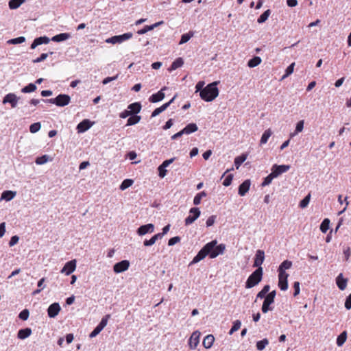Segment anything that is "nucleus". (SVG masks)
<instances>
[{"label":"nucleus","mask_w":351,"mask_h":351,"mask_svg":"<svg viewBox=\"0 0 351 351\" xmlns=\"http://www.w3.org/2000/svg\"><path fill=\"white\" fill-rule=\"evenodd\" d=\"M264 299L265 300L261 307V311L263 313H267L268 311H272L274 309V306L271 305L274 304V301L266 298Z\"/></svg>","instance_id":"nucleus-23"},{"label":"nucleus","mask_w":351,"mask_h":351,"mask_svg":"<svg viewBox=\"0 0 351 351\" xmlns=\"http://www.w3.org/2000/svg\"><path fill=\"white\" fill-rule=\"evenodd\" d=\"M211 245H205L197 253V254L193 258L190 265L195 264L200 261L203 260L206 256H208L210 250L211 249Z\"/></svg>","instance_id":"nucleus-6"},{"label":"nucleus","mask_w":351,"mask_h":351,"mask_svg":"<svg viewBox=\"0 0 351 351\" xmlns=\"http://www.w3.org/2000/svg\"><path fill=\"white\" fill-rule=\"evenodd\" d=\"M128 109L132 115L137 114L141 110V104L139 102L132 103L128 106Z\"/></svg>","instance_id":"nucleus-25"},{"label":"nucleus","mask_w":351,"mask_h":351,"mask_svg":"<svg viewBox=\"0 0 351 351\" xmlns=\"http://www.w3.org/2000/svg\"><path fill=\"white\" fill-rule=\"evenodd\" d=\"M264 260H265L264 251L261 250H258L255 254L253 267L259 268V267H261V265L263 264Z\"/></svg>","instance_id":"nucleus-14"},{"label":"nucleus","mask_w":351,"mask_h":351,"mask_svg":"<svg viewBox=\"0 0 351 351\" xmlns=\"http://www.w3.org/2000/svg\"><path fill=\"white\" fill-rule=\"evenodd\" d=\"M329 226H330V220L328 218H326L323 220V221L322 222V223L320 225V230L323 233H326L328 230Z\"/></svg>","instance_id":"nucleus-40"},{"label":"nucleus","mask_w":351,"mask_h":351,"mask_svg":"<svg viewBox=\"0 0 351 351\" xmlns=\"http://www.w3.org/2000/svg\"><path fill=\"white\" fill-rule=\"evenodd\" d=\"M216 218V215H211L210 217H209L206 220V226L210 227L213 226L215 221Z\"/></svg>","instance_id":"nucleus-59"},{"label":"nucleus","mask_w":351,"mask_h":351,"mask_svg":"<svg viewBox=\"0 0 351 351\" xmlns=\"http://www.w3.org/2000/svg\"><path fill=\"white\" fill-rule=\"evenodd\" d=\"M292 266V262L289 260L284 261L279 266L278 269V274H288L285 270L289 269Z\"/></svg>","instance_id":"nucleus-24"},{"label":"nucleus","mask_w":351,"mask_h":351,"mask_svg":"<svg viewBox=\"0 0 351 351\" xmlns=\"http://www.w3.org/2000/svg\"><path fill=\"white\" fill-rule=\"evenodd\" d=\"M217 240H213L212 241L206 243V245H211L212 247L210 250V252L208 254V256L210 258H215L217 256L220 254H223L225 250H226V245L223 243L217 245Z\"/></svg>","instance_id":"nucleus-3"},{"label":"nucleus","mask_w":351,"mask_h":351,"mask_svg":"<svg viewBox=\"0 0 351 351\" xmlns=\"http://www.w3.org/2000/svg\"><path fill=\"white\" fill-rule=\"evenodd\" d=\"M75 268L76 260H71L66 263L62 269L61 272L65 274L66 275H69L75 271Z\"/></svg>","instance_id":"nucleus-13"},{"label":"nucleus","mask_w":351,"mask_h":351,"mask_svg":"<svg viewBox=\"0 0 351 351\" xmlns=\"http://www.w3.org/2000/svg\"><path fill=\"white\" fill-rule=\"evenodd\" d=\"M162 23H163V21H160V22L156 23L152 25H145L143 29H139L137 32V34L139 35L144 34L147 33V32L154 29L155 27L159 26L160 25H161Z\"/></svg>","instance_id":"nucleus-27"},{"label":"nucleus","mask_w":351,"mask_h":351,"mask_svg":"<svg viewBox=\"0 0 351 351\" xmlns=\"http://www.w3.org/2000/svg\"><path fill=\"white\" fill-rule=\"evenodd\" d=\"M17 97L13 93H9L5 95V97L3 98V103H10L12 108H15L17 105Z\"/></svg>","instance_id":"nucleus-22"},{"label":"nucleus","mask_w":351,"mask_h":351,"mask_svg":"<svg viewBox=\"0 0 351 351\" xmlns=\"http://www.w3.org/2000/svg\"><path fill=\"white\" fill-rule=\"evenodd\" d=\"M102 330L99 328L97 326L94 328V330L90 333L89 337L93 338L96 337Z\"/></svg>","instance_id":"nucleus-62"},{"label":"nucleus","mask_w":351,"mask_h":351,"mask_svg":"<svg viewBox=\"0 0 351 351\" xmlns=\"http://www.w3.org/2000/svg\"><path fill=\"white\" fill-rule=\"evenodd\" d=\"M193 36V32H189V33L182 34L181 36V39L179 42V45H182V44L187 43L191 39V38Z\"/></svg>","instance_id":"nucleus-39"},{"label":"nucleus","mask_w":351,"mask_h":351,"mask_svg":"<svg viewBox=\"0 0 351 351\" xmlns=\"http://www.w3.org/2000/svg\"><path fill=\"white\" fill-rule=\"evenodd\" d=\"M36 88V85L34 84L30 83L22 88V92L25 93H32L34 91Z\"/></svg>","instance_id":"nucleus-47"},{"label":"nucleus","mask_w":351,"mask_h":351,"mask_svg":"<svg viewBox=\"0 0 351 351\" xmlns=\"http://www.w3.org/2000/svg\"><path fill=\"white\" fill-rule=\"evenodd\" d=\"M261 58L258 56H255L253 58L250 59L248 62H247V66L250 67V68H254L256 66H258V64H260L261 63Z\"/></svg>","instance_id":"nucleus-35"},{"label":"nucleus","mask_w":351,"mask_h":351,"mask_svg":"<svg viewBox=\"0 0 351 351\" xmlns=\"http://www.w3.org/2000/svg\"><path fill=\"white\" fill-rule=\"evenodd\" d=\"M295 62L291 63L285 70V73L282 75L281 80H285L289 75L293 73L294 69Z\"/></svg>","instance_id":"nucleus-46"},{"label":"nucleus","mask_w":351,"mask_h":351,"mask_svg":"<svg viewBox=\"0 0 351 351\" xmlns=\"http://www.w3.org/2000/svg\"><path fill=\"white\" fill-rule=\"evenodd\" d=\"M158 176L159 177H160L161 178H163L165 177V176L167 175V170L166 169L165 167H164L163 166H162L161 165H159V167H158Z\"/></svg>","instance_id":"nucleus-54"},{"label":"nucleus","mask_w":351,"mask_h":351,"mask_svg":"<svg viewBox=\"0 0 351 351\" xmlns=\"http://www.w3.org/2000/svg\"><path fill=\"white\" fill-rule=\"evenodd\" d=\"M269 344L267 339H263V340L258 341L256 343V348L258 350H263L265 348L266 346Z\"/></svg>","instance_id":"nucleus-44"},{"label":"nucleus","mask_w":351,"mask_h":351,"mask_svg":"<svg viewBox=\"0 0 351 351\" xmlns=\"http://www.w3.org/2000/svg\"><path fill=\"white\" fill-rule=\"evenodd\" d=\"M199 337L200 332L199 331H195L192 333L189 339V346L191 349L194 350L196 348L199 342Z\"/></svg>","instance_id":"nucleus-12"},{"label":"nucleus","mask_w":351,"mask_h":351,"mask_svg":"<svg viewBox=\"0 0 351 351\" xmlns=\"http://www.w3.org/2000/svg\"><path fill=\"white\" fill-rule=\"evenodd\" d=\"M271 134H272V132H271V129L266 130L263 132V134L261 136V138L260 141V145H261L265 144L267 142L269 138L271 136Z\"/></svg>","instance_id":"nucleus-33"},{"label":"nucleus","mask_w":351,"mask_h":351,"mask_svg":"<svg viewBox=\"0 0 351 351\" xmlns=\"http://www.w3.org/2000/svg\"><path fill=\"white\" fill-rule=\"evenodd\" d=\"M180 237H178V236H176V237H172L171 238L169 241H168V245L169 246H172L175 244H176L177 243L180 242Z\"/></svg>","instance_id":"nucleus-58"},{"label":"nucleus","mask_w":351,"mask_h":351,"mask_svg":"<svg viewBox=\"0 0 351 351\" xmlns=\"http://www.w3.org/2000/svg\"><path fill=\"white\" fill-rule=\"evenodd\" d=\"M15 195L16 192L12 191H5L2 193L1 198L6 201H10L15 197Z\"/></svg>","instance_id":"nucleus-32"},{"label":"nucleus","mask_w":351,"mask_h":351,"mask_svg":"<svg viewBox=\"0 0 351 351\" xmlns=\"http://www.w3.org/2000/svg\"><path fill=\"white\" fill-rule=\"evenodd\" d=\"M271 14L270 10L265 11L258 19L257 22L258 23H263L265 22Z\"/></svg>","instance_id":"nucleus-41"},{"label":"nucleus","mask_w":351,"mask_h":351,"mask_svg":"<svg viewBox=\"0 0 351 351\" xmlns=\"http://www.w3.org/2000/svg\"><path fill=\"white\" fill-rule=\"evenodd\" d=\"M348 281V278H343V274L341 273L339 274L337 276V277L336 278V284H337L338 288L341 291H343L346 289V288L347 287Z\"/></svg>","instance_id":"nucleus-21"},{"label":"nucleus","mask_w":351,"mask_h":351,"mask_svg":"<svg viewBox=\"0 0 351 351\" xmlns=\"http://www.w3.org/2000/svg\"><path fill=\"white\" fill-rule=\"evenodd\" d=\"M274 178H276L274 176H272V173H270V174H269L265 179H264V181L262 182L261 184V186H265L267 185H269L272 180Z\"/></svg>","instance_id":"nucleus-50"},{"label":"nucleus","mask_w":351,"mask_h":351,"mask_svg":"<svg viewBox=\"0 0 351 351\" xmlns=\"http://www.w3.org/2000/svg\"><path fill=\"white\" fill-rule=\"evenodd\" d=\"M93 123L88 119H84L81 121L77 126V130L78 132H84L88 130L91 126Z\"/></svg>","instance_id":"nucleus-20"},{"label":"nucleus","mask_w":351,"mask_h":351,"mask_svg":"<svg viewBox=\"0 0 351 351\" xmlns=\"http://www.w3.org/2000/svg\"><path fill=\"white\" fill-rule=\"evenodd\" d=\"M43 43H44V36H40L38 38H36L34 42L32 43V44L31 45V48L32 49H34L35 47H36L38 45H42Z\"/></svg>","instance_id":"nucleus-49"},{"label":"nucleus","mask_w":351,"mask_h":351,"mask_svg":"<svg viewBox=\"0 0 351 351\" xmlns=\"http://www.w3.org/2000/svg\"><path fill=\"white\" fill-rule=\"evenodd\" d=\"M19 237L18 236L14 235V236L12 237L10 239V241L9 242V245L10 247L14 246L19 242Z\"/></svg>","instance_id":"nucleus-63"},{"label":"nucleus","mask_w":351,"mask_h":351,"mask_svg":"<svg viewBox=\"0 0 351 351\" xmlns=\"http://www.w3.org/2000/svg\"><path fill=\"white\" fill-rule=\"evenodd\" d=\"M251 185V182L250 180H245L243 183H241L239 186L238 193L241 196H244L248 192L250 187Z\"/></svg>","instance_id":"nucleus-18"},{"label":"nucleus","mask_w":351,"mask_h":351,"mask_svg":"<svg viewBox=\"0 0 351 351\" xmlns=\"http://www.w3.org/2000/svg\"><path fill=\"white\" fill-rule=\"evenodd\" d=\"M200 213L199 208H191L189 210V215L185 219V225L189 226L193 223L199 217Z\"/></svg>","instance_id":"nucleus-8"},{"label":"nucleus","mask_w":351,"mask_h":351,"mask_svg":"<svg viewBox=\"0 0 351 351\" xmlns=\"http://www.w3.org/2000/svg\"><path fill=\"white\" fill-rule=\"evenodd\" d=\"M60 306L59 303L54 302L52 304H51L48 309H47V313L49 317H55L59 312L60 311Z\"/></svg>","instance_id":"nucleus-17"},{"label":"nucleus","mask_w":351,"mask_h":351,"mask_svg":"<svg viewBox=\"0 0 351 351\" xmlns=\"http://www.w3.org/2000/svg\"><path fill=\"white\" fill-rule=\"evenodd\" d=\"M211 245H205L197 253V254L193 258L190 265L195 264L200 261L203 260L206 256H208L210 250L211 249Z\"/></svg>","instance_id":"nucleus-7"},{"label":"nucleus","mask_w":351,"mask_h":351,"mask_svg":"<svg viewBox=\"0 0 351 351\" xmlns=\"http://www.w3.org/2000/svg\"><path fill=\"white\" fill-rule=\"evenodd\" d=\"M166 88L167 87L165 86L158 93L151 95L150 97L149 98V101L152 103H156L162 100L165 98V93H163V90H165Z\"/></svg>","instance_id":"nucleus-19"},{"label":"nucleus","mask_w":351,"mask_h":351,"mask_svg":"<svg viewBox=\"0 0 351 351\" xmlns=\"http://www.w3.org/2000/svg\"><path fill=\"white\" fill-rule=\"evenodd\" d=\"M197 130H198L197 125L194 123H191L188 124L186 127H184L182 129V131L184 132V134H190L191 133H193V132L197 131Z\"/></svg>","instance_id":"nucleus-28"},{"label":"nucleus","mask_w":351,"mask_h":351,"mask_svg":"<svg viewBox=\"0 0 351 351\" xmlns=\"http://www.w3.org/2000/svg\"><path fill=\"white\" fill-rule=\"evenodd\" d=\"M310 197H311V195L308 194V195H306L300 202V206L302 208H304L305 207H306L310 202Z\"/></svg>","instance_id":"nucleus-52"},{"label":"nucleus","mask_w":351,"mask_h":351,"mask_svg":"<svg viewBox=\"0 0 351 351\" xmlns=\"http://www.w3.org/2000/svg\"><path fill=\"white\" fill-rule=\"evenodd\" d=\"M293 289H294V293L293 296L295 297L300 293V282L298 281H295L293 284Z\"/></svg>","instance_id":"nucleus-61"},{"label":"nucleus","mask_w":351,"mask_h":351,"mask_svg":"<svg viewBox=\"0 0 351 351\" xmlns=\"http://www.w3.org/2000/svg\"><path fill=\"white\" fill-rule=\"evenodd\" d=\"M247 159V154H241L234 158V165L237 169L239 168L243 162Z\"/></svg>","instance_id":"nucleus-34"},{"label":"nucleus","mask_w":351,"mask_h":351,"mask_svg":"<svg viewBox=\"0 0 351 351\" xmlns=\"http://www.w3.org/2000/svg\"><path fill=\"white\" fill-rule=\"evenodd\" d=\"M71 98L67 95H59L55 99H45V103L55 104L58 106H64L69 104Z\"/></svg>","instance_id":"nucleus-4"},{"label":"nucleus","mask_w":351,"mask_h":351,"mask_svg":"<svg viewBox=\"0 0 351 351\" xmlns=\"http://www.w3.org/2000/svg\"><path fill=\"white\" fill-rule=\"evenodd\" d=\"M25 37L20 36V37H18L16 38L9 40L8 43H10V44H19V43H22L25 42Z\"/></svg>","instance_id":"nucleus-53"},{"label":"nucleus","mask_w":351,"mask_h":351,"mask_svg":"<svg viewBox=\"0 0 351 351\" xmlns=\"http://www.w3.org/2000/svg\"><path fill=\"white\" fill-rule=\"evenodd\" d=\"M219 82H214L208 84L200 91L199 96L205 101L210 102L213 101L219 95V89L217 85Z\"/></svg>","instance_id":"nucleus-1"},{"label":"nucleus","mask_w":351,"mask_h":351,"mask_svg":"<svg viewBox=\"0 0 351 351\" xmlns=\"http://www.w3.org/2000/svg\"><path fill=\"white\" fill-rule=\"evenodd\" d=\"M71 37V35L69 33H61L58 35H56L49 39L48 37L45 36V45L49 43L50 40L54 42H62L69 39Z\"/></svg>","instance_id":"nucleus-15"},{"label":"nucleus","mask_w":351,"mask_h":351,"mask_svg":"<svg viewBox=\"0 0 351 351\" xmlns=\"http://www.w3.org/2000/svg\"><path fill=\"white\" fill-rule=\"evenodd\" d=\"M110 315H106V316H104L101 322H99V324L97 325V326L101 328V330H103L106 326L107 325V323H108V319L110 318Z\"/></svg>","instance_id":"nucleus-48"},{"label":"nucleus","mask_w":351,"mask_h":351,"mask_svg":"<svg viewBox=\"0 0 351 351\" xmlns=\"http://www.w3.org/2000/svg\"><path fill=\"white\" fill-rule=\"evenodd\" d=\"M29 315V312L27 309L23 310L19 315V317L23 321H25L28 319Z\"/></svg>","instance_id":"nucleus-51"},{"label":"nucleus","mask_w":351,"mask_h":351,"mask_svg":"<svg viewBox=\"0 0 351 351\" xmlns=\"http://www.w3.org/2000/svg\"><path fill=\"white\" fill-rule=\"evenodd\" d=\"M40 127H41V125L40 123H34L30 125L29 131L32 133H35L40 129Z\"/></svg>","instance_id":"nucleus-55"},{"label":"nucleus","mask_w":351,"mask_h":351,"mask_svg":"<svg viewBox=\"0 0 351 351\" xmlns=\"http://www.w3.org/2000/svg\"><path fill=\"white\" fill-rule=\"evenodd\" d=\"M206 196V193L204 191L197 193L193 199V204L195 205H199L201 203L202 198Z\"/></svg>","instance_id":"nucleus-45"},{"label":"nucleus","mask_w":351,"mask_h":351,"mask_svg":"<svg viewBox=\"0 0 351 351\" xmlns=\"http://www.w3.org/2000/svg\"><path fill=\"white\" fill-rule=\"evenodd\" d=\"M132 36H133L132 33L128 32V33H125L121 35L112 36V37L108 38L106 40V42L107 43H111V44L121 43L125 40H128L132 38Z\"/></svg>","instance_id":"nucleus-5"},{"label":"nucleus","mask_w":351,"mask_h":351,"mask_svg":"<svg viewBox=\"0 0 351 351\" xmlns=\"http://www.w3.org/2000/svg\"><path fill=\"white\" fill-rule=\"evenodd\" d=\"M343 255H344V259L346 261H348L349 260V258L351 254V250L350 247H346L343 249Z\"/></svg>","instance_id":"nucleus-57"},{"label":"nucleus","mask_w":351,"mask_h":351,"mask_svg":"<svg viewBox=\"0 0 351 351\" xmlns=\"http://www.w3.org/2000/svg\"><path fill=\"white\" fill-rule=\"evenodd\" d=\"M32 334V330L29 328L21 329L19 330L17 337L20 339H24L28 337Z\"/></svg>","instance_id":"nucleus-30"},{"label":"nucleus","mask_w":351,"mask_h":351,"mask_svg":"<svg viewBox=\"0 0 351 351\" xmlns=\"http://www.w3.org/2000/svg\"><path fill=\"white\" fill-rule=\"evenodd\" d=\"M347 339V332L346 331L342 332L337 339V345L338 346H342L343 343L346 342Z\"/></svg>","instance_id":"nucleus-36"},{"label":"nucleus","mask_w":351,"mask_h":351,"mask_svg":"<svg viewBox=\"0 0 351 351\" xmlns=\"http://www.w3.org/2000/svg\"><path fill=\"white\" fill-rule=\"evenodd\" d=\"M290 166L287 165H274L271 167V173L272 176H274L275 178L278 177L280 175H281L283 173L287 172L288 170H289Z\"/></svg>","instance_id":"nucleus-9"},{"label":"nucleus","mask_w":351,"mask_h":351,"mask_svg":"<svg viewBox=\"0 0 351 351\" xmlns=\"http://www.w3.org/2000/svg\"><path fill=\"white\" fill-rule=\"evenodd\" d=\"M25 0H10L8 3L9 8L14 10L20 7V5L25 2Z\"/></svg>","instance_id":"nucleus-38"},{"label":"nucleus","mask_w":351,"mask_h":351,"mask_svg":"<svg viewBox=\"0 0 351 351\" xmlns=\"http://www.w3.org/2000/svg\"><path fill=\"white\" fill-rule=\"evenodd\" d=\"M168 108V104H163L160 107L156 108L152 113L151 117H155L165 111Z\"/></svg>","instance_id":"nucleus-42"},{"label":"nucleus","mask_w":351,"mask_h":351,"mask_svg":"<svg viewBox=\"0 0 351 351\" xmlns=\"http://www.w3.org/2000/svg\"><path fill=\"white\" fill-rule=\"evenodd\" d=\"M141 116L137 114L131 115L127 121L126 126L134 125L141 121Z\"/></svg>","instance_id":"nucleus-31"},{"label":"nucleus","mask_w":351,"mask_h":351,"mask_svg":"<svg viewBox=\"0 0 351 351\" xmlns=\"http://www.w3.org/2000/svg\"><path fill=\"white\" fill-rule=\"evenodd\" d=\"M155 226L152 223H147L141 226L136 230V233L139 236H143L147 233H152L154 232Z\"/></svg>","instance_id":"nucleus-11"},{"label":"nucleus","mask_w":351,"mask_h":351,"mask_svg":"<svg viewBox=\"0 0 351 351\" xmlns=\"http://www.w3.org/2000/svg\"><path fill=\"white\" fill-rule=\"evenodd\" d=\"M232 179H233V176L232 174L228 175L223 182V185L225 186H230L232 183Z\"/></svg>","instance_id":"nucleus-56"},{"label":"nucleus","mask_w":351,"mask_h":351,"mask_svg":"<svg viewBox=\"0 0 351 351\" xmlns=\"http://www.w3.org/2000/svg\"><path fill=\"white\" fill-rule=\"evenodd\" d=\"M269 289H270L269 285H265L263 287V288L262 289V290L258 293V294L256 295V298H261V299L265 298V297L268 294L267 293L269 292Z\"/></svg>","instance_id":"nucleus-37"},{"label":"nucleus","mask_w":351,"mask_h":351,"mask_svg":"<svg viewBox=\"0 0 351 351\" xmlns=\"http://www.w3.org/2000/svg\"><path fill=\"white\" fill-rule=\"evenodd\" d=\"M129 267L130 262L128 260H123L114 265L113 271L116 274H119L128 270Z\"/></svg>","instance_id":"nucleus-10"},{"label":"nucleus","mask_w":351,"mask_h":351,"mask_svg":"<svg viewBox=\"0 0 351 351\" xmlns=\"http://www.w3.org/2000/svg\"><path fill=\"white\" fill-rule=\"evenodd\" d=\"M133 182H134V181L132 180H131V179H125L121 184V185L119 186V189L121 191H124L126 189H128L130 186H131L132 185Z\"/></svg>","instance_id":"nucleus-43"},{"label":"nucleus","mask_w":351,"mask_h":351,"mask_svg":"<svg viewBox=\"0 0 351 351\" xmlns=\"http://www.w3.org/2000/svg\"><path fill=\"white\" fill-rule=\"evenodd\" d=\"M303 128H304V121L302 120V121H300L299 122H298V123L296 125L295 133L298 134V132H302Z\"/></svg>","instance_id":"nucleus-60"},{"label":"nucleus","mask_w":351,"mask_h":351,"mask_svg":"<svg viewBox=\"0 0 351 351\" xmlns=\"http://www.w3.org/2000/svg\"><path fill=\"white\" fill-rule=\"evenodd\" d=\"M289 274H278V287L282 291H286L288 289L287 278Z\"/></svg>","instance_id":"nucleus-16"},{"label":"nucleus","mask_w":351,"mask_h":351,"mask_svg":"<svg viewBox=\"0 0 351 351\" xmlns=\"http://www.w3.org/2000/svg\"><path fill=\"white\" fill-rule=\"evenodd\" d=\"M345 308L347 310H350L351 308V293L346 299Z\"/></svg>","instance_id":"nucleus-64"},{"label":"nucleus","mask_w":351,"mask_h":351,"mask_svg":"<svg viewBox=\"0 0 351 351\" xmlns=\"http://www.w3.org/2000/svg\"><path fill=\"white\" fill-rule=\"evenodd\" d=\"M183 64H184L183 59L182 58H178L172 62L171 65L170 66V67L169 69V71H174V70L177 69L178 68L181 67Z\"/></svg>","instance_id":"nucleus-29"},{"label":"nucleus","mask_w":351,"mask_h":351,"mask_svg":"<svg viewBox=\"0 0 351 351\" xmlns=\"http://www.w3.org/2000/svg\"><path fill=\"white\" fill-rule=\"evenodd\" d=\"M215 337L213 335H208L203 340L202 344L206 349L210 348L214 343Z\"/></svg>","instance_id":"nucleus-26"},{"label":"nucleus","mask_w":351,"mask_h":351,"mask_svg":"<svg viewBox=\"0 0 351 351\" xmlns=\"http://www.w3.org/2000/svg\"><path fill=\"white\" fill-rule=\"evenodd\" d=\"M263 278V268L259 267L254 271H253L245 282V288L250 289L257 285L262 280Z\"/></svg>","instance_id":"nucleus-2"}]
</instances>
